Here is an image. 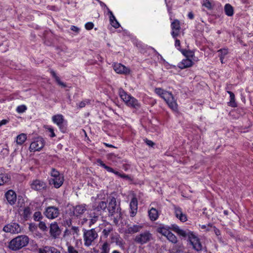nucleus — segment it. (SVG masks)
Masks as SVG:
<instances>
[{"label": "nucleus", "mask_w": 253, "mask_h": 253, "mask_svg": "<svg viewBox=\"0 0 253 253\" xmlns=\"http://www.w3.org/2000/svg\"><path fill=\"white\" fill-rule=\"evenodd\" d=\"M225 14L229 16H232L234 13V7L229 3H226L224 8Z\"/></svg>", "instance_id": "obj_30"}, {"label": "nucleus", "mask_w": 253, "mask_h": 253, "mask_svg": "<svg viewBox=\"0 0 253 253\" xmlns=\"http://www.w3.org/2000/svg\"><path fill=\"white\" fill-rule=\"evenodd\" d=\"M85 106V103L84 102H81L79 104V107L80 108H83Z\"/></svg>", "instance_id": "obj_61"}, {"label": "nucleus", "mask_w": 253, "mask_h": 253, "mask_svg": "<svg viewBox=\"0 0 253 253\" xmlns=\"http://www.w3.org/2000/svg\"><path fill=\"white\" fill-rule=\"evenodd\" d=\"M9 121L6 119H3L0 122L1 126L6 125L8 123Z\"/></svg>", "instance_id": "obj_58"}, {"label": "nucleus", "mask_w": 253, "mask_h": 253, "mask_svg": "<svg viewBox=\"0 0 253 253\" xmlns=\"http://www.w3.org/2000/svg\"><path fill=\"white\" fill-rule=\"evenodd\" d=\"M50 73L52 77L55 79V82L59 85L61 86L63 88H65L67 87L66 84L60 80L59 77H58L56 75L54 71H53V70H51L50 71Z\"/></svg>", "instance_id": "obj_29"}, {"label": "nucleus", "mask_w": 253, "mask_h": 253, "mask_svg": "<svg viewBox=\"0 0 253 253\" xmlns=\"http://www.w3.org/2000/svg\"><path fill=\"white\" fill-rule=\"evenodd\" d=\"M107 211H108L109 216L112 217L115 214H118L115 218V222L118 218H122V214L120 204V203L117 204L116 199L115 197H112L110 199L108 205H107Z\"/></svg>", "instance_id": "obj_4"}, {"label": "nucleus", "mask_w": 253, "mask_h": 253, "mask_svg": "<svg viewBox=\"0 0 253 253\" xmlns=\"http://www.w3.org/2000/svg\"><path fill=\"white\" fill-rule=\"evenodd\" d=\"M223 213L225 215H227L228 214V211L227 210H225L224 211Z\"/></svg>", "instance_id": "obj_63"}, {"label": "nucleus", "mask_w": 253, "mask_h": 253, "mask_svg": "<svg viewBox=\"0 0 253 253\" xmlns=\"http://www.w3.org/2000/svg\"><path fill=\"white\" fill-rule=\"evenodd\" d=\"M113 227L111 225L106 227L102 231V234L105 237H107L111 232L113 231Z\"/></svg>", "instance_id": "obj_40"}, {"label": "nucleus", "mask_w": 253, "mask_h": 253, "mask_svg": "<svg viewBox=\"0 0 253 253\" xmlns=\"http://www.w3.org/2000/svg\"><path fill=\"white\" fill-rule=\"evenodd\" d=\"M194 64L193 61L189 58H186L183 59L180 62H179L177 66L181 69H184L185 68H189L193 66Z\"/></svg>", "instance_id": "obj_24"}, {"label": "nucleus", "mask_w": 253, "mask_h": 253, "mask_svg": "<svg viewBox=\"0 0 253 253\" xmlns=\"http://www.w3.org/2000/svg\"><path fill=\"white\" fill-rule=\"evenodd\" d=\"M110 250V245L107 242H105L101 248V252L100 253H109Z\"/></svg>", "instance_id": "obj_37"}, {"label": "nucleus", "mask_w": 253, "mask_h": 253, "mask_svg": "<svg viewBox=\"0 0 253 253\" xmlns=\"http://www.w3.org/2000/svg\"><path fill=\"white\" fill-rule=\"evenodd\" d=\"M174 214L181 222H184L187 220V215L183 213L182 209L179 207L174 206Z\"/></svg>", "instance_id": "obj_20"}, {"label": "nucleus", "mask_w": 253, "mask_h": 253, "mask_svg": "<svg viewBox=\"0 0 253 253\" xmlns=\"http://www.w3.org/2000/svg\"><path fill=\"white\" fill-rule=\"evenodd\" d=\"M119 94L120 98L128 107L135 110H138L140 108L141 104L138 100L131 95L127 94L123 89L120 88L119 89Z\"/></svg>", "instance_id": "obj_2"}, {"label": "nucleus", "mask_w": 253, "mask_h": 253, "mask_svg": "<svg viewBox=\"0 0 253 253\" xmlns=\"http://www.w3.org/2000/svg\"><path fill=\"white\" fill-rule=\"evenodd\" d=\"M94 24L92 22H87L85 24V28L87 30H90L93 29Z\"/></svg>", "instance_id": "obj_49"}, {"label": "nucleus", "mask_w": 253, "mask_h": 253, "mask_svg": "<svg viewBox=\"0 0 253 253\" xmlns=\"http://www.w3.org/2000/svg\"><path fill=\"white\" fill-rule=\"evenodd\" d=\"M39 228L43 231L47 230V227L45 223L43 221H40L39 224Z\"/></svg>", "instance_id": "obj_46"}, {"label": "nucleus", "mask_w": 253, "mask_h": 253, "mask_svg": "<svg viewBox=\"0 0 253 253\" xmlns=\"http://www.w3.org/2000/svg\"><path fill=\"white\" fill-rule=\"evenodd\" d=\"M203 6L207 7L208 9L211 10L212 9L211 3V2L208 0L204 1L203 3Z\"/></svg>", "instance_id": "obj_47"}, {"label": "nucleus", "mask_w": 253, "mask_h": 253, "mask_svg": "<svg viewBox=\"0 0 253 253\" xmlns=\"http://www.w3.org/2000/svg\"><path fill=\"white\" fill-rule=\"evenodd\" d=\"M175 39V46L176 48H177V49L178 50H179V51H181V50H182V49H181L180 48V42L179 40H178L177 39V38H176Z\"/></svg>", "instance_id": "obj_50"}, {"label": "nucleus", "mask_w": 253, "mask_h": 253, "mask_svg": "<svg viewBox=\"0 0 253 253\" xmlns=\"http://www.w3.org/2000/svg\"><path fill=\"white\" fill-rule=\"evenodd\" d=\"M27 139V135L25 133H21L17 135L16 137V143L18 145H21Z\"/></svg>", "instance_id": "obj_34"}, {"label": "nucleus", "mask_w": 253, "mask_h": 253, "mask_svg": "<svg viewBox=\"0 0 253 253\" xmlns=\"http://www.w3.org/2000/svg\"><path fill=\"white\" fill-rule=\"evenodd\" d=\"M155 92L164 99L171 109L174 111L177 109V103L171 92L165 91L161 88H156Z\"/></svg>", "instance_id": "obj_3"}, {"label": "nucleus", "mask_w": 253, "mask_h": 253, "mask_svg": "<svg viewBox=\"0 0 253 253\" xmlns=\"http://www.w3.org/2000/svg\"><path fill=\"white\" fill-rule=\"evenodd\" d=\"M171 28L172 29L171 35L173 38L175 39L179 35L181 29L179 21L177 19L174 20L171 23Z\"/></svg>", "instance_id": "obj_16"}, {"label": "nucleus", "mask_w": 253, "mask_h": 253, "mask_svg": "<svg viewBox=\"0 0 253 253\" xmlns=\"http://www.w3.org/2000/svg\"><path fill=\"white\" fill-rule=\"evenodd\" d=\"M30 186L32 189L39 192L46 190L47 187L44 181L38 179L33 180L30 184Z\"/></svg>", "instance_id": "obj_11"}, {"label": "nucleus", "mask_w": 253, "mask_h": 253, "mask_svg": "<svg viewBox=\"0 0 253 253\" xmlns=\"http://www.w3.org/2000/svg\"><path fill=\"white\" fill-rule=\"evenodd\" d=\"M52 120L53 123L56 124L58 126L62 125V124H63L64 122L63 116L60 114L54 115L52 118Z\"/></svg>", "instance_id": "obj_32"}, {"label": "nucleus", "mask_w": 253, "mask_h": 253, "mask_svg": "<svg viewBox=\"0 0 253 253\" xmlns=\"http://www.w3.org/2000/svg\"><path fill=\"white\" fill-rule=\"evenodd\" d=\"M49 233L53 238L56 239L58 238L61 233V230L57 222H54L50 224Z\"/></svg>", "instance_id": "obj_15"}, {"label": "nucleus", "mask_w": 253, "mask_h": 253, "mask_svg": "<svg viewBox=\"0 0 253 253\" xmlns=\"http://www.w3.org/2000/svg\"><path fill=\"white\" fill-rule=\"evenodd\" d=\"M64 181V176H59L57 177L51 178L48 180L49 184L53 185L55 188H59L60 187Z\"/></svg>", "instance_id": "obj_19"}, {"label": "nucleus", "mask_w": 253, "mask_h": 253, "mask_svg": "<svg viewBox=\"0 0 253 253\" xmlns=\"http://www.w3.org/2000/svg\"><path fill=\"white\" fill-rule=\"evenodd\" d=\"M27 110V107L25 105L18 106L16 108V111L19 113H22Z\"/></svg>", "instance_id": "obj_44"}, {"label": "nucleus", "mask_w": 253, "mask_h": 253, "mask_svg": "<svg viewBox=\"0 0 253 253\" xmlns=\"http://www.w3.org/2000/svg\"><path fill=\"white\" fill-rule=\"evenodd\" d=\"M137 206L138 202L137 198L135 197L132 198L129 204V212L131 217H134L136 215L137 211Z\"/></svg>", "instance_id": "obj_22"}, {"label": "nucleus", "mask_w": 253, "mask_h": 253, "mask_svg": "<svg viewBox=\"0 0 253 253\" xmlns=\"http://www.w3.org/2000/svg\"><path fill=\"white\" fill-rule=\"evenodd\" d=\"M152 239V234L150 231L146 230L137 235L134 238V241L137 244L143 245L151 241Z\"/></svg>", "instance_id": "obj_7"}, {"label": "nucleus", "mask_w": 253, "mask_h": 253, "mask_svg": "<svg viewBox=\"0 0 253 253\" xmlns=\"http://www.w3.org/2000/svg\"><path fill=\"white\" fill-rule=\"evenodd\" d=\"M64 223L66 226L70 227L72 225V220L71 219H67L64 221Z\"/></svg>", "instance_id": "obj_52"}, {"label": "nucleus", "mask_w": 253, "mask_h": 253, "mask_svg": "<svg viewBox=\"0 0 253 253\" xmlns=\"http://www.w3.org/2000/svg\"><path fill=\"white\" fill-rule=\"evenodd\" d=\"M79 228L77 226H72L71 229H69L66 228L64 231L63 238L70 236L71 235L76 234L77 236L79 235Z\"/></svg>", "instance_id": "obj_25"}, {"label": "nucleus", "mask_w": 253, "mask_h": 253, "mask_svg": "<svg viewBox=\"0 0 253 253\" xmlns=\"http://www.w3.org/2000/svg\"><path fill=\"white\" fill-rule=\"evenodd\" d=\"M83 232L84 245L86 247H89L92 243L97 238V232L94 228L89 230L83 229Z\"/></svg>", "instance_id": "obj_6"}, {"label": "nucleus", "mask_w": 253, "mask_h": 253, "mask_svg": "<svg viewBox=\"0 0 253 253\" xmlns=\"http://www.w3.org/2000/svg\"><path fill=\"white\" fill-rule=\"evenodd\" d=\"M92 214H93V215H91L90 216L91 218L90 219L89 221V226H91L92 224H94L97 221L98 218V216L96 215L95 213H93Z\"/></svg>", "instance_id": "obj_43"}, {"label": "nucleus", "mask_w": 253, "mask_h": 253, "mask_svg": "<svg viewBox=\"0 0 253 253\" xmlns=\"http://www.w3.org/2000/svg\"><path fill=\"white\" fill-rule=\"evenodd\" d=\"M175 228H178L179 230H183V229H180L177 225L173 224H171L170 226L167 225L165 226L164 225L160 226L157 228V232L165 236H166L170 232V230H171L179 235V233H178L177 230L175 229Z\"/></svg>", "instance_id": "obj_8"}, {"label": "nucleus", "mask_w": 253, "mask_h": 253, "mask_svg": "<svg viewBox=\"0 0 253 253\" xmlns=\"http://www.w3.org/2000/svg\"><path fill=\"white\" fill-rule=\"evenodd\" d=\"M44 146V141L42 137H38L30 144L29 150L30 152L40 151Z\"/></svg>", "instance_id": "obj_12"}, {"label": "nucleus", "mask_w": 253, "mask_h": 253, "mask_svg": "<svg viewBox=\"0 0 253 253\" xmlns=\"http://www.w3.org/2000/svg\"><path fill=\"white\" fill-rule=\"evenodd\" d=\"M48 130L51 133L50 136L51 137H53L55 136V134L54 132V130L52 128H51V127L49 128Z\"/></svg>", "instance_id": "obj_54"}, {"label": "nucleus", "mask_w": 253, "mask_h": 253, "mask_svg": "<svg viewBox=\"0 0 253 253\" xmlns=\"http://www.w3.org/2000/svg\"><path fill=\"white\" fill-rule=\"evenodd\" d=\"M60 129V130L62 132H65L66 130V127L64 126V123L62 124V125L58 126Z\"/></svg>", "instance_id": "obj_57"}, {"label": "nucleus", "mask_w": 253, "mask_h": 253, "mask_svg": "<svg viewBox=\"0 0 253 253\" xmlns=\"http://www.w3.org/2000/svg\"><path fill=\"white\" fill-rule=\"evenodd\" d=\"M68 253H79L78 251L75 249V248L69 245L68 246Z\"/></svg>", "instance_id": "obj_48"}, {"label": "nucleus", "mask_w": 253, "mask_h": 253, "mask_svg": "<svg viewBox=\"0 0 253 253\" xmlns=\"http://www.w3.org/2000/svg\"><path fill=\"white\" fill-rule=\"evenodd\" d=\"M35 221H39L42 218V215L40 211H36L33 216Z\"/></svg>", "instance_id": "obj_42"}, {"label": "nucleus", "mask_w": 253, "mask_h": 253, "mask_svg": "<svg viewBox=\"0 0 253 253\" xmlns=\"http://www.w3.org/2000/svg\"><path fill=\"white\" fill-rule=\"evenodd\" d=\"M43 214L48 219H53L59 215L60 210L55 206H49L45 208Z\"/></svg>", "instance_id": "obj_9"}, {"label": "nucleus", "mask_w": 253, "mask_h": 253, "mask_svg": "<svg viewBox=\"0 0 253 253\" xmlns=\"http://www.w3.org/2000/svg\"><path fill=\"white\" fill-rule=\"evenodd\" d=\"M219 58H220V61L222 63H223V59L224 58V57H222V56H219Z\"/></svg>", "instance_id": "obj_62"}, {"label": "nucleus", "mask_w": 253, "mask_h": 253, "mask_svg": "<svg viewBox=\"0 0 253 253\" xmlns=\"http://www.w3.org/2000/svg\"><path fill=\"white\" fill-rule=\"evenodd\" d=\"M50 175L52 177V178L63 176L62 174H60L58 170H57L56 169L54 168H52L51 169L50 172Z\"/></svg>", "instance_id": "obj_41"}, {"label": "nucleus", "mask_w": 253, "mask_h": 253, "mask_svg": "<svg viewBox=\"0 0 253 253\" xmlns=\"http://www.w3.org/2000/svg\"><path fill=\"white\" fill-rule=\"evenodd\" d=\"M22 227L16 222H11L3 227V230L5 232L17 234L21 232Z\"/></svg>", "instance_id": "obj_13"}, {"label": "nucleus", "mask_w": 253, "mask_h": 253, "mask_svg": "<svg viewBox=\"0 0 253 253\" xmlns=\"http://www.w3.org/2000/svg\"><path fill=\"white\" fill-rule=\"evenodd\" d=\"M113 69L118 74L127 75L130 73V70L121 63H115L113 65Z\"/></svg>", "instance_id": "obj_17"}, {"label": "nucleus", "mask_w": 253, "mask_h": 253, "mask_svg": "<svg viewBox=\"0 0 253 253\" xmlns=\"http://www.w3.org/2000/svg\"><path fill=\"white\" fill-rule=\"evenodd\" d=\"M214 233L215 234V235L217 236H218L220 235V230L216 228V227H214Z\"/></svg>", "instance_id": "obj_55"}, {"label": "nucleus", "mask_w": 253, "mask_h": 253, "mask_svg": "<svg viewBox=\"0 0 253 253\" xmlns=\"http://www.w3.org/2000/svg\"><path fill=\"white\" fill-rule=\"evenodd\" d=\"M86 211V205L82 204L73 207V215L79 217Z\"/></svg>", "instance_id": "obj_18"}, {"label": "nucleus", "mask_w": 253, "mask_h": 253, "mask_svg": "<svg viewBox=\"0 0 253 253\" xmlns=\"http://www.w3.org/2000/svg\"><path fill=\"white\" fill-rule=\"evenodd\" d=\"M111 240L115 242L116 245H119L120 246H122L123 245V240L120 237V235H116L113 236L111 237Z\"/></svg>", "instance_id": "obj_35"}, {"label": "nucleus", "mask_w": 253, "mask_h": 253, "mask_svg": "<svg viewBox=\"0 0 253 253\" xmlns=\"http://www.w3.org/2000/svg\"><path fill=\"white\" fill-rule=\"evenodd\" d=\"M98 2L99 3V4L101 7H104L107 10V8H108V7L107 6V5L105 4V3H104L102 1H100V0H99V1H98Z\"/></svg>", "instance_id": "obj_59"}, {"label": "nucleus", "mask_w": 253, "mask_h": 253, "mask_svg": "<svg viewBox=\"0 0 253 253\" xmlns=\"http://www.w3.org/2000/svg\"><path fill=\"white\" fill-rule=\"evenodd\" d=\"M145 142L146 143V144L149 146L153 147V146L155 145V143L152 141L149 140L147 138L145 140Z\"/></svg>", "instance_id": "obj_51"}, {"label": "nucleus", "mask_w": 253, "mask_h": 253, "mask_svg": "<svg viewBox=\"0 0 253 253\" xmlns=\"http://www.w3.org/2000/svg\"><path fill=\"white\" fill-rule=\"evenodd\" d=\"M107 203L105 201H98L95 202L92 206L93 210L96 211L99 214L106 212Z\"/></svg>", "instance_id": "obj_14"}, {"label": "nucleus", "mask_w": 253, "mask_h": 253, "mask_svg": "<svg viewBox=\"0 0 253 253\" xmlns=\"http://www.w3.org/2000/svg\"><path fill=\"white\" fill-rule=\"evenodd\" d=\"M107 11L108 14L109 16L110 24L115 28H118L120 26V24L117 20L113 12L109 9V8H107Z\"/></svg>", "instance_id": "obj_26"}, {"label": "nucleus", "mask_w": 253, "mask_h": 253, "mask_svg": "<svg viewBox=\"0 0 253 253\" xmlns=\"http://www.w3.org/2000/svg\"><path fill=\"white\" fill-rule=\"evenodd\" d=\"M168 240L173 243H176L177 242L176 237L170 231L166 236Z\"/></svg>", "instance_id": "obj_38"}, {"label": "nucleus", "mask_w": 253, "mask_h": 253, "mask_svg": "<svg viewBox=\"0 0 253 253\" xmlns=\"http://www.w3.org/2000/svg\"><path fill=\"white\" fill-rule=\"evenodd\" d=\"M71 30L76 33H78L80 31V29L75 26H72L71 27Z\"/></svg>", "instance_id": "obj_53"}, {"label": "nucleus", "mask_w": 253, "mask_h": 253, "mask_svg": "<svg viewBox=\"0 0 253 253\" xmlns=\"http://www.w3.org/2000/svg\"><path fill=\"white\" fill-rule=\"evenodd\" d=\"M181 53L184 55L186 58H189V57L192 58L194 56V53L190 50H187L186 49H182L181 50Z\"/></svg>", "instance_id": "obj_39"}, {"label": "nucleus", "mask_w": 253, "mask_h": 253, "mask_svg": "<svg viewBox=\"0 0 253 253\" xmlns=\"http://www.w3.org/2000/svg\"><path fill=\"white\" fill-rule=\"evenodd\" d=\"M217 52L219 53V56H222L223 57L228 54V50L225 48L220 49L218 50Z\"/></svg>", "instance_id": "obj_45"}, {"label": "nucleus", "mask_w": 253, "mask_h": 253, "mask_svg": "<svg viewBox=\"0 0 253 253\" xmlns=\"http://www.w3.org/2000/svg\"><path fill=\"white\" fill-rule=\"evenodd\" d=\"M104 145H105L107 147H111V148H116L115 146H113L112 144H110L107 143H103Z\"/></svg>", "instance_id": "obj_60"}, {"label": "nucleus", "mask_w": 253, "mask_h": 253, "mask_svg": "<svg viewBox=\"0 0 253 253\" xmlns=\"http://www.w3.org/2000/svg\"><path fill=\"white\" fill-rule=\"evenodd\" d=\"M175 229L177 230L179 233V236L183 238L187 237L188 238V241L190 244L192 245L193 249L197 252H200L202 250L203 247L200 240L193 232L188 229L184 230H179L178 228H175Z\"/></svg>", "instance_id": "obj_1"}, {"label": "nucleus", "mask_w": 253, "mask_h": 253, "mask_svg": "<svg viewBox=\"0 0 253 253\" xmlns=\"http://www.w3.org/2000/svg\"><path fill=\"white\" fill-rule=\"evenodd\" d=\"M5 196L9 204L13 205L16 201V194L12 190H8L5 194Z\"/></svg>", "instance_id": "obj_23"}, {"label": "nucleus", "mask_w": 253, "mask_h": 253, "mask_svg": "<svg viewBox=\"0 0 253 253\" xmlns=\"http://www.w3.org/2000/svg\"><path fill=\"white\" fill-rule=\"evenodd\" d=\"M29 238L26 235L18 236L12 239L9 244V248L13 251L18 250L29 243Z\"/></svg>", "instance_id": "obj_5"}, {"label": "nucleus", "mask_w": 253, "mask_h": 253, "mask_svg": "<svg viewBox=\"0 0 253 253\" xmlns=\"http://www.w3.org/2000/svg\"><path fill=\"white\" fill-rule=\"evenodd\" d=\"M10 179V177L7 174H0V186L8 182Z\"/></svg>", "instance_id": "obj_36"}, {"label": "nucleus", "mask_w": 253, "mask_h": 253, "mask_svg": "<svg viewBox=\"0 0 253 253\" xmlns=\"http://www.w3.org/2000/svg\"><path fill=\"white\" fill-rule=\"evenodd\" d=\"M148 215L151 221H154L158 219L159 217V212L155 208H152L148 211Z\"/></svg>", "instance_id": "obj_28"}, {"label": "nucleus", "mask_w": 253, "mask_h": 253, "mask_svg": "<svg viewBox=\"0 0 253 253\" xmlns=\"http://www.w3.org/2000/svg\"><path fill=\"white\" fill-rule=\"evenodd\" d=\"M39 253H60L56 248L51 246H45L42 249H40Z\"/></svg>", "instance_id": "obj_27"}, {"label": "nucleus", "mask_w": 253, "mask_h": 253, "mask_svg": "<svg viewBox=\"0 0 253 253\" xmlns=\"http://www.w3.org/2000/svg\"><path fill=\"white\" fill-rule=\"evenodd\" d=\"M142 228L143 226L141 225L128 224L126 226V229L125 233L129 234H133L134 233L139 232L142 229Z\"/></svg>", "instance_id": "obj_21"}, {"label": "nucleus", "mask_w": 253, "mask_h": 253, "mask_svg": "<svg viewBox=\"0 0 253 253\" xmlns=\"http://www.w3.org/2000/svg\"><path fill=\"white\" fill-rule=\"evenodd\" d=\"M31 209L29 207H25L23 211V213L21 214L22 216V219L24 221L28 220L31 214Z\"/></svg>", "instance_id": "obj_31"}, {"label": "nucleus", "mask_w": 253, "mask_h": 253, "mask_svg": "<svg viewBox=\"0 0 253 253\" xmlns=\"http://www.w3.org/2000/svg\"><path fill=\"white\" fill-rule=\"evenodd\" d=\"M96 162L100 166L105 169L108 172H112L122 178L130 179V177L128 175L124 173H121L120 172L114 170L113 168L106 165L101 159H97L96 160Z\"/></svg>", "instance_id": "obj_10"}, {"label": "nucleus", "mask_w": 253, "mask_h": 253, "mask_svg": "<svg viewBox=\"0 0 253 253\" xmlns=\"http://www.w3.org/2000/svg\"><path fill=\"white\" fill-rule=\"evenodd\" d=\"M188 17L191 19V20H192L194 19V14L191 11V12H189L188 14Z\"/></svg>", "instance_id": "obj_56"}, {"label": "nucleus", "mask_w": 253, "mask_h": 253, "mask_svg": "<svg viewBox=\"0 0 253 253\" xmlns=\"http://www.w3.org/2000/svg\"><path fill=\"white\" fill-rule=\"evenodd\" d=\"M227 93L230 95V101L228 103V106L235 108L237 106V104L235 101L234 94L231 91H227Z\"/></svg>", "instance_id": "obj_33"}, {"label": "nucleus", "mask_w": 253, "mask_h": 253, "mask_svg": "<svg viewBox=\"0 0 253 253\" xmlns=\"http://www.w3.org/2000/svg\"><path fill=\"white\" fill-rule=\"evenodd\" d=\"M112 253H120V252H119L118 251H117V250H115V251H113L112 252Z\"/></svg>", "instance_id": "obj_64"}]
</instances>
